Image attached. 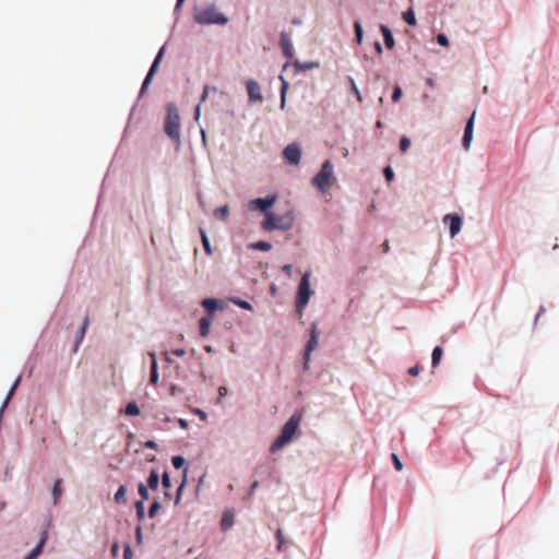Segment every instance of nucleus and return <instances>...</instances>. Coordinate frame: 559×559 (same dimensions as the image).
Here are the masks:
<instances>
[{"instance_id": "50", "label": "nucleus", "mask_w": 559, "mask_h": 559, "mask_svg": "<svg viewBox=\"0 0 559 559\" xmlns=\"http://www.w3.org/2000/svg\"><path fill=\"white\" fill-rule=\"evenodd\" d=\"M132 549L129 543L123 546V559H132Z\"/></svg>"}, {"instance_id": "37", "label": "nucleus", "mask_w": 559, "mask_h": 559, "mask_svg": "<svg viewBox=\"0 0 559 559\" xmlns=\"http://www.w3.org/2000/svg\"><path fill=\"white\" fill-rule=\"evenodd\" d=\"M86 330L79 329L75 334V341H74V347L73 350L76 352L79 346L81 345L82 341L84 340Z\"/></svg>"}, {"instance_id": "25", "label": "nucleus", "mask_w": 559, "mask_h": 559, "mask_svg": "<svg viewBox=\"0 0 559 559\" xmlns=\"http://www.w3.org/2000/svg\"><path fill=\"white\" fill-rule=\"evenodd\" d=\"M61 484L62 479H56L51 489L52 503L56 506L61 497Z\"/></svg>"}, {"instance_id": "47", "label": "nucleus", "mask_w": 559, "mask_h": 559, "mask_svg": "<svg viewBox=\"0 0 559 559\" xmlns=\"http://www.w3.org/2000/svg\"><path fill=\"white\" fill-rule=\"evenodd\" d=\"M20 381H21V376H19L14 382L12 383V385L10 386L8 393H7V397L9 399H12L13 394H14V391L16 390L17 385L20 384Z\"/></svg>"}, {"instance_id": "44", "label": "nucleus", "mask_w": 559, "mask_h": 559, "mask_svg": "<svg viewBox=\"0 0 559 559\" xmlns=\"http://www.w3.org/2000/svg\"><path fill=\"white\" fill-rule=\"evenodd\" d=\"M275 536H276V540H277V546H276V548H277V550H281V549H282V547H283V545H284V544H285V542H286V540H285V537H284V534H283V532H282V530H281V528H278V530L276 531Z\"/></svg>"}, {"instance_id": "32", "label": "nucleus", "mask_w": 559, "mask_h": 559, "mask_svg": "<svg viewBox=\"0 0 559 559\" xmlns=\"http://www.w3.org/2000/svg\"><path fill=\"white\" fill-rule=\"evenodd\" d=\"M160 508H162V504H160L159 500L154 499L148 507L147 516L150 519H154L156 516L157 512L160 510Z\"/></svg>"}, {"instance_id": "36", "label": "nucleus", "mask_w": 559, "mask_h": 559, "mask_svg": "<svg viewBox=\"0 0 559 559\" xmlns=\"http://www.w3.org/2000/svg\"><path fill=\"white\" fill-rule=\"evenodd\" d=\"M159 481L165 489L171 488V478L167 471H164L163 474L159 476Z\"/></svg>"}, {"instance_id": "19", "label": "nucleus", "mask_w": 559, "mask_h": 559, "mask_svg": "<svg viewBox=\"0 0 559 559\" xmlns=\"http://www.w3.org/2000/svg\"><path fill=\"white\" fill-rule=\"evenodd\" d=\"M147 487L152 490H156L159 485V474L155 468H152L150 471L148 477H147Z\"/></svg>"}, {"instance_id": "2", "label": "nucleus", "mask_w": 559, "mask_h": 559, "mask_svg": "<svg viewBox=\"0 0 559 559\" xmlns=\"http://www.w3.org/2000/svg\"><path fill=\"white\" fill-rule=\"evenodd\" d=\"M228 17L215 4L194 5L193 22L198 25H226Z\"/></svg>"}, {"instance_id": "14", "label": "nucleus", "mask_w": 559, "mask_h": 559, "mask_svg": "<svg viewBox=\"0 0 559 559\" xmlns=\"http://www.w3.org/2000/svg\"><path fill=\"white\" fill-rule=\"evenodd\" d=\"M280 44H281V48L283 50L284 56L286 58L290 59L294 53V48H293L290 37L288 36V34L286 32L281 33Z\"/></svg>"}, {"instance_id": "28", "label": "nucleus", "mask_w": 559, "mask_h": 559, "mask_svg": "<svg viewBox=\"0 0 559 559\" xmlns=\"http://www.w3.org/2000/svg\"><path fill=\"white\" fill-rule=\"evenodd\" d=\"M402 17H403L404 22L411 26H415L417 24L416 14L412 8L404 11L402 14Z\"/></svg>"}, {"instance_id": "31", "label": "nucleus", "mask_w": 559, "mask_h": 559, "mask_svg": "<svg viewBox=\"0 0 559 559\" xmlns=\"http://www.w3.org/2000/svg\"><path fill=\"white\" fill-rule=\"evenodd\" d=\"M135 514L139 522L145 519V503L144 501H135L134 503Z\"/></svg>"}, {"instance_id": "30", "label": "nucleus", "mask_w": 559, "mask_h": 559, "mask_svg": "<svg viewBox=\"0 0 559 559\" xmlns=\"http://www.w3.org/2000/svg\"><path fill=\"white\" fill-rule=\"evenodd\" d=\"M126 493H127L126 485H120L114 496L115 502L116 503H126Z\"/></svg>"}, {"instance_id": "1", "label": "nucleus", "mask_w": 559, "mask_h": 559, "mask_svg": "<svg viewBox=\"0 0 559 559\" xmlns=\"http://www.w3.org/2000/svg\"><path fill=\"white\" fill-rule=\"evenodd\" d=\"M302 414V411H295L293 415L287 419V421L283 425L280 435L275 438L270 447L271 453L280 451L283 447L293 440L299 429Z\"/></svg>"}, {"instance_id": "45", "label": "nucleus", "mask_w": 559, "mask_h": 559, "mask_svg": "<svg viewBox=\"0 0 559 559\" xmlns=\"http://www.w3.org/2000/svg\"><path fill=\"white\" fill-rule=\"evenodd\" d=\"M40 546H35L25 557L24 559H36L43 551L39 548Z\"/></svg>"}, {"instance_id": "22", "label": "nucleus", "mask_w": 559, "mask_h": 559, "mask_svg": "<svg viewBox=\"0 0 559 559\" xmlns=\"http://www.w3.org/2000/svg\"><path fill=\"white\" fill-rule=\"evenodd\" d=\"M443 356V349L441 346H436L431 353V367L437 368Z\"/></svg>"}, {"instance_id": "40", "label": "nucleus", "mask_w": 559, "mask_h": 559, "mask_svg": "<svg viewBox=\"0 0 559 559\" xmlns=\"http://www.w3.org/2000/svg\"><path fill=\"white\" fill-rule=\"evenodd\" d=\"M383 176H384V179L388 181V182H391L394 180V170L391 166H385L383 168Z\"/></svg>"}, {"instance_id": "43", "label": "nucleus", "mask_w": 559, "mask_h": 559, "mask_svg": "<svg viewBox=\"0 0 559 559\" xmlns=\"http://www.w3.org/2000/svg\"><path fill=\"white\" fill-rule=\"evenodd\" d=\"M436 41L438 45L442 46V47H447L449 45V38L445 34L443 33H439L437 36H436Z\"/></svg>"}, {"instance_id": "41", "label": "nucleus", "mask_w": 559, "mask_h": 559, "mask_svg": "<svg viewBox=\"0 0 559 559\" xmlns=\"http://www.w3.org/2000/svg\"><path fill=\"white\" fill-rule=\"evenodd\" d=\"M403 95V91L400 85H395L391 95V99L393 103H396L401 99Z\"/></svg>"}, {"instance_id": "54", "label": "nucleus", "mask_w": 559, "mask_h": 559, "mask_svg": "<svg viewBox=\"0 0 559 559\" xmlns=\"http://www.w3.org/2000/svg\"><path fill=\"white\" fill-rule=\"evenodd\" d=\"M119 550H120V547H119V544L118 542H115L112 545H111V548H110V554L112 557H117L118 554H119Z\"/></svg>"}, {"instance_id": "21", "label": "nucleus", "mask_w": 559, "mask_h": 559, "mask_svg": "<svg viewBox=\"0 0 559 559\" xmlns=\"http://www.w3.org/2000/svg\"><path fill=\"white\" fill-rule=\"evenodd\" d=\"M155 73L156 72H146V76L142 81V85H141L140 91H139V95H138L139 98L143 97L144 94L146 93L148 86L151 85V83L153 81V78H154Z\"/></svg>"}, {"instance_id": "9", "label": "nucleus", "mask_w": 559, "mask_h": 559, "mask_svg": "<svg viewBox=\"0 0 559 559\" xmlns=\"http://www.w3.org/2000/svg\"><path fill=\"white\" fill-rule=\"evenodd\" d=\"M283 157L288 165L297 166L301 159V147L297 142H292L283 150Z\"/></svg>"}, {"instance_id": "61", "label": "nucleus", "mask_w": 559, "mask_h": 559, "mask_svg": "<svg viewBox=\"0 0 559 559\" xmlns=\"http://www.w3.org/2000/svg\"><path fill=\"white\" fill-rule=\"evenodd\" d=\"M258 487H259V481H258V480H254V481L250 485V487H249V489H248V496H251Z\"/></svg>"}, {"instance_id": "10", "label": "nucleus", "mask_w": 559, "mask_h": 559, "mask_svg": "<svg viewBox=\"0 0 559 559\" xmlns=\"http://www.w3.org/2000/svg\"><path fill=\"white\" fill-rule=\"evenodd\" d=\"M320 333L318 331V324L316 322L311 323L309 329V338L307 340L304 347V356L311 355V353L316 349L319 344Z\"/></svg>"}, {"instance_id": "27", "label": "nucleus", "mask_w": 559, "mask_h": 559, "mask_svg": "<svg viewBox=\"0 0 559 559\" xmlns=\"http://www.w3.org/2000/svg\"><path fill=\"white\" fill-rule=\"evenodd\" d=\"M213 214L217 219L225 222L229 215V206L227 204L218 206Z\"/></svg>"}, {"instance_id": "56", "label": "nucleus", "mask_w": 559, "mask_h": 559, "mask_svg": "<svg viewBox=\"0 0 559 559\" xmlns=\"http://www.w3.org/2000/svg\"><path fill=\"white\" fill-rule=\"evenodd\" d=\"M310 359H311V355H308V356H304V355H302V360H304V362H302V369H304L305 371H306V370H308V369H309V367H310Z\"/></svg>"}, {"instance_id": "51", "label": "nucleus", "mask_w": 559, "mask_h": 559, "mask_svg": "<svg viewBox=\"0 0 559 559\" xmlns=\"http://www.w3.org/2000/svg\"><path fill=\"white\" fill-rule=\"evenodd\" d=\"M183 487L182 485H179L177 490H176V497H175V506H178L180 503V500H181V497H182V492H183Z\"/></svg>"}, {"instance_id": "4", "label": "nucleus", "mask_w": 559, "mask_h": 559, "mask_svg": "<svg viewBox=\"0 0 559 559\" xmlns=\"http://www.w3.org/2000/svg\"><path fill=\"white\" fill-rule=\"evenodd\" d=\"M295 222V215L292 210L284 214H275L273 212L267 213V216L262 222V228L266 231L272 230H289L293 228Z\"/></svg>"}, {"instance_id": "53", "label": "nucleus", "mask_w": 559, "mask_h": 559, "mask_svg": "<svg viewBox=\"0 0 559 559\" xmlns=\"http://www.w3.org/2000/svg\"><path fill=\"white\" fill-rule=\"evenodd\" d=\"M210 90H213L215 92L216 87H210L209 85H205L203 88V93L201 95V102H204L207 98Z\"/></svg>"}, {"instance_id": "59", "label": "nucleus", "mask_w": 559, "mask_h": 559, "mask_svg": "<svg viewBox=\"0 0 559 559\" xmlns=\"http://www.w3.org/2000/svg\"><path fill=\"white\" fill-rule=\"evenodd\" d=\"M144 447L147 449L156 450L158 445L154 440H147L145 441Z\"/></svg>"}, {"instance_id": "52", "label": "nucleus", "mask_w": 559, "mask_h": 559, "mask_svg": "<svg viewBox=\"0 0 559 559\" xmlns=\"http://www.w3.org/2000/svg\"><path fill=\"white\" fill-rule=\"evenodd\" d=\"M421 369H423V368L420 367V365H418V364H417V365H414L413 367H411V368L408 369V373H409L412 377H416V376H418V374L420 373Z\"/></svg>"}, {"instance_id": "26", "label": "nucleus", "mask_w": 559, "mask_h": 559, "mask_svg": "<svg viewBox=\"0 0 559 559\" xmlns=\"http://www.w3.org/2000/svg\"><path fill=\"white\" fill-rule=\"evenodd\" d=\"M199 231H200L201 242H202V246H203V249H204L205 253L206 254H212V252H213L212 246H211V242H210V239H209V236H207L205 229L204 228H200Z\"/></svg>"}, {"instance_id": "29", "label": "nucleus", "mask_w": 559, "mask_h": 559, "mask_svg": "<svg viewBox=\"0 0 559 559\" xmlns=\"http://www.w3.org/2000/svg\"><path fill=\"white\" fill-rule=\"evenodd\" d=\"M124 414L128 416H139L141 414V409L136 402L131 401L126 405Z\"/></svg>"}, {"instance_id": "16", "label": "nucleus", "mask_w": 559, "mask_h": 559, "mask_svg": "<svg viewBox=\"0 0 559 559\" xmlns=\"http://www.w3.org/2000/svg\"><path fill=\"white\" fill-rule=\"evenodd\" d=\"M380 31L383 36V43L388 49H392L395 45L394 37L392 31L389 28V26L384 24H380Z\"/></svg>"}, {"instance_id": "38", "label": "nucleus", "mask_w": 559, "mask_h": 559, "mask_svg": "<svg viewBox=\"0 0 559 559\" xmlns=\"http://www.w3.org/2000/svg\"><path fill=\"white\" fill-rule=\"evenodd\" d=\"M391 462L395 471L401 472L403 469V462L396 453H391Z\"/></svg>"}, {"instance_id": "34", "label": "nucleus", "mask_w": 559, "mask_h": 559, "mask_svg": "<svg viewBox=\"0 0 559 559\" xmlns=\"http://www.w3.org/2000/svg\"><path fill=\"white\" fill-rule=\"evenodd\" d=\"M354 33H355V39L358 44L362 41L364 37V29L361 26V23L359 21L354 22Z\"/></svg>"}, {"instance_id": "64", "label": "nucleus", "mask_w": 559, "mask_h": 559, "mask_svg": "<svg viewBox=\"0 0 559 559\" xmlns=\"http://www.w3.org/2000/svg\"><path fill=\"white\" fill-rule=\"evenodd\" d=\"M171 354L177 357H182L186 354V350L183 348H176L171 352Z\"/></svg>"}, {"instance_id": "15", "label": "nucleus", "mask_w": 559, "mask_h": 559, "mask_svg": "<svg viewBox=\"0 0 559 559\" xmlns=\"http://www.w3.org/2000/svg\"><path fill=\"white\" fill-rule=\"evenodd\" d=\"M148 355L151 357L150 382L152 384H156L159 379L156 354L154 352H150Z\"/></svg>"}, {"instance_id": "55", "label": "nucleus", "mask_w": 559, "mask_h": 559, "mask_svg": "<svg viewBox=\"0 0 559 559\" xmlns=\"http://www.w3.org/2000/svg\"><path fill=\"white\" fill-rule=\"evenodd\" d=\"M135 538L138 544H140L143 539L142 527L140 525L135 527Z\"/></svg>"}, {"instance_id": "3", "label": "nucleus", "mask_w": 559, "mask_h": 559, "mask_svg": "<svg viewBox=\"0 0 559 559\" xmlns=\"http://www.w3.org/2000/svg\"><path fill=\"white\" fill-rule=\"evenodd\" d=\"M166 110L167 114L164 121V131L173 141L176 142L177 147H179L181 144V128L178 108L174 103H168Z\"/></svg>"}, {"instance_id": "24", "label": "nucleus", "mask_w": 559, "mask_h": 559, "mask_svg": "<svg viewBox=\"0 0 559 559\" xmlns=\"http://www.w3.org/2000/svg\"><path fill=\"white\" fill-rule=\"evenodd\" d=\"M229 301L233 305L239 307L240 309H243V310H247V311H252L253 310L252 305L249 301H247V300H245V299H242L240 297H230Z\"/></svg>"}, {"instance_id": "13", "label": "nucleus", "mask_w": 559, "mask_h": 559, "mask_svg": "<svg viewBox=\"0 0 559 559\" xmlns=\"http://www.w3.org/2000/svg\"><path fill=\"white\" fill-rule=\"evenodd\" d=\"M246 87H247V93H248L250 103H257V102L263 100V95L261 93L260 85L255 80H252V79L248 80Z\"/></svg>"}, {"instance_id": "39", "label": "nucleus", "mask_w": 559, "mask_h": 559, "mask_svg": "<svg viewBox=\"0 0 559 559\" xmlns=\"http://www.w3.org/2000/svg\"><path fill=\"white\" fill-rule=\"evenodd\" d=\"M411 144H412V141L408 136H406V135L401 136L400 143H399L401 152H403V153L406 152L411 147Z\"/></svg>"}, {"instance_id": "18", "label": "nucleus", "mask_w": 559, "mask_h": 559, "mask_svg": "<svg viewBox=\"0 0 559 559\" xmlns=\"http://www.w3.org/2000/svg\"><path fill=\"white\" fill-rule=\"evenodd\" d=\"M278 79H280V81L282 83L281 90H280V96H281L280 107H281V109H284L285 106H286V94H287V90H288L289 83H288L287 80L284 79L282 73L278 75Z\"/></svg>"}, {"instance_id": "35", "label": "nucleus", "mask_w": 559, "mask_h": 559, "mask_svg": "<svg viewBox=\"0 0 559 559\" xmlns=\"http://www.w3.org/2000/svg\"><path fill=\"white\" fill-rule=\"evenodd\" d=\"M171 464L176 469H180V468L185 467V465L187 464V461L182 455H174L171 457Z\"/></svg>"}, {"instance_id": "33", "label": "nucleus", "mask_w": 559, "mask_h": 559, "mask_svg": "<svg viewBox=\"0 0 559 559\" xmlns=\"http://www.w3.org/2000/svg\"><path fill=\"white\" fill-rule=\"evenodd\" d=\"M148 487L144 485L143 483H140L138 485V492L140 495V499L138 501H146L150 498Z\"/></svg>"}, {"instance_id": "11", "label": "nucleus", "mask_w": 559, "mask_h": 559, "mask_svg": "<svg viewBox=\"0 0 559 559\" xmlns=\"http://www.w3.org/2000/svg\"><path fill=\"white\" fill-rule=\"evenodd\" d=\"M475 116H476V111H473V114L466 120V123L464 127V133H463V138H462V146L465 151L469 150L471 143L473 141Z\"/></svg>"}, {"instance_id": "58", "label": "nucleus", "mask_w": 559, "mask_h": 559, "mask_svg": "<svg viewBox=\"0 0 559 559\" xmlns=\"http://www.w3.org/2000/svg\"><path fill=\"white\" fill-rule=\"evenodd\" d=\"M164 52H165V46H162L159 48L158 52L156 53V56L154 58V61H156L157 63H160V60L163 59Z\"/></svg>"}, {"instance_id": "8", "label": "nucleus", "mask_w": 559, "mask_h": 559, "mask_svg": "<svg viewBox=\"0 0 559 559\" xmlns=\"http://www.w3.org/2000/svg\"><path fill=\"white\" fill-rule=\"evenodd\" d=\"M442 222L449 228L451 238H455L462 230L463 217L457 213H448L443 216Z\"/></svg>"}, {"instance_id": "57", "label": "nucleus", "mask_w": 559, "mask_h": 559, "mask_svg": "<svg viewBox=\"0 0 559 559\" xmlns=\"http://www.w3.org/2000/svg\"><path fill=\"white\" fill-rule=\"evenodd\" d=\"M164 52H165V46H162L159 48L158 52L156 53V56L154 58V61H156L157 63H160V60L163 59Z\"/></svg>"}, {"instance_id": "20", "label": "nucleus", "mask_w": 559, "mask_h": 559, "mask_svg": "<svg viewBox=\"0 0 559 559\" xmlns=\"http://www.w3.org/2000/svg\"><path fill=\"white\" fill-rule=\"evenodd\" d=\"M234 523V514L230 511H225L221 520V530L228 531Z\"/></svg>"}, {"instance_id": "42", "label": "nucleus", "mask_w": 559, "mask_h": 559, "mask_svg": "<svg viewBox=\"0 0 559 559\" xmlns=\"http://www.w3.org/2000/svg\"><path fill=\"white\" fill-rule=\"evenodd\" d=\"M348 81L350 83V86H352V91L353 93L355 94L356 98L358 102H361L362 98H361V94H360V91L359 88L357 87L356 83H355V80L350 76H348Z\"/></svg>"}, {"instance_id": "5", "label": "nucleus", "mask_w": 559, "mask_h": 559, "mask_svg": "<svg viewBox=\"0 0 559 559\" xmlns=\"http://www.w3.org/2000/svg\"><path fill=\"white\" fill-rule=\"evenodd\" d=\"M336 180L334 165L330 159L323 162L321 169L312 177V186L320 192H326Z\"/></svg>"}, {"instance_id": "49", "label": "nucleus", "mask_w": 559, "mask_h": 559, "mask_svg": "<svg viewBox=\"0 0 559 559\" xmlns=\"http://www.w3.org/2000/svg\"><path fill=\"white\" fill-rule=\"evenodd\" d=\"M228 390L226 386L222 385L218 388V396L216 399V404H221L223 399L227 395Z\"/></svg>"}, {"instance_id": "62", "label": "nucleus", "mask_w": 559, "mask_h": 559, "mask_svg": "<svg viewBox=\"0 0 559 559\" xmlns=\"http://www.w3.org/2000/svg\"><path fill=\"white\" fill-rule=\"evenodd\" d=\"M178 425L180 426V428L182 429H187L189 427V421L185 418H178Z\"/></svg>"}, {"instance_id": "23", "label": "nucleus", "mask_w": 559, "mask_h": 559, "mask_svg": "<svg viewBox=\"0 0 559 559\" xmlns=\"http://www.w3.org/2000/svg\"><path fill=\"white\" fill-rule=\"evenodd\" d=\"M248 248L251 250H260V251H270L272 249V243L264 240H259L254 242H250Z\"/></svg>"}, {"instance_id": "48", "label": "nucleus", "mask_w": 559, "mask_h": 559, "mask_svg": "<svg viewBox=\"0 0 559 559\" xmlns=\"http://www.w3.org/2000/svg\"><path fill=\"white\" fill-rule=\"evenodd\" d=\"M47 538H48V531H47V530H44V531L41 532V534H40V538H39L38 543H37L35 546H40L39 548H40V550L43 551L44 546H45V544H46V542H47Z\"/></svg>"}, {"instance_id": "17", "label": "nucleus", "mask_w": 559, "mask_h": 559, "mask_svg": "<svg viewBox=\"0 0 559 559\" xmlns=\"http://www.w3.org/2000/svg\"><path fill=\"white\" fill-rule=\"evenodd\" d=\"M214 318L203 316L199 320V332L202 337H206L210 334V328Z\"/></svg>"}, {"instance_id": "60", "label": "nucleus", "mask_w": 559, "mask_h": 559, "mask_svg": "<svg viewBox=\"0 0 559 559\" xmlns=\"http://www.w3.org/2000/svg\"><path fill=\"white\" fill-rule=\"evenodd\" d=\"M282 271L287 275L290 276L293 272V266L290 264H284L282 266Z\"/></svg>"}, {"instance_id": "6", "label": "nucleus", "mask_w": 559, "mask_h": 559, "mask_svg": "<svg viewBox=\"0 0 559 559\" xmlns=\"http://www.w3.org/2000/svg\"><path fill=\"white\" fill-rule=\"evenodd\" d=\"M310 276H311V272L306 271L302 274V276L299 281L298 287H297V292H296V296H295V307H296V312L299 316H302L304 310L307 307V305L313 294V290L311 289V285H310Z\"/></svg>"}, {"instance_id": "63", "label": "nucleus", "mask_w": 559, "mask_h": 559, "mask_svg": "<svg viewBox=\"0 0 559 559\" xmlns=\"http://www.w3.org/2000/svg\"><path fill=\"white\" fill-rule=\"evenodd\" d=\"M90 323H91L90 318H88V316H86V317L83 319V321H82V324H81L80 329L87 330V329H88V326H90Z\"/></svg>"}, {"instance_id": "7", "label": "nucleus", "mask_w": 559, "mask_h": 559, "mask_svg": "<svg viewBox=\"0 0 559 559\" xmlns=\"http://www.w3.org/2000/svg\"><path fill=\"white\" fill-rule=\"evenodd\" d=\"M277 194H267L264 198H255L249 201L248 209L250 211H259L261 214L267 216L271 213L270 209L275 204Z\"/></svg>"}, {"instance_id": "12", "label": "nucleus", "mask_w": 559, "mask_h": 559, "mask_svg": "<svg viewBox=\"0 0 559 559\" xmlns=\"http://www.w3.org/2000/svg\"><path fill=\"white\" fill-rule=\"evenodd\" d=\"M201 306L205 310V316L214 318L215 312L222 310L224 305L221 299L207 297L201 301Z\"/></svg>"}, {"instance_id": "46", "label": "nucleus", "mask_w": 559, "mask_h": 559, "mask_svg": "<svg viewBox=\"0 0 559 559\" xmlns=\"http://www.w3.org/2000/svg\"><path fill=\"white\" fill-rule=\"evenodd\" d=\"M313 67H318V63L314 62H306V63H295V70H310Z\"/></svg>"}]
</instances>
